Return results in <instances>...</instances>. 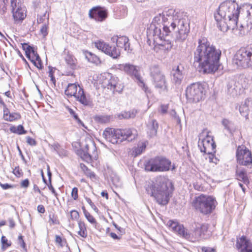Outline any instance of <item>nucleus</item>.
I'll return each instance as SVG.
<instances>
[{"instance_id": "f257e3e1", "label": "nucleus", "mask_w": 252, "mask_h": 252, "mask_svg": "<svg viewBox=\"0 0 252 252\" xmlns=\"http://www.w3.org/2000/svg\"><path fill=\"white\" fill-rule=\"evenodd\" d=\"M221 51L211 44L207 39H198V46L193 53V64L198 66L199 71L203 73H212L220 66Z\"/></svg>"}, {"instance_id": "f03ea898", "label": "nucleus", "mask_w": 252, "mask_h": 252, "mask_svg": "<svg viewBox=\"0 0 252 252\" xmlns=\"http://www.w3.org/2000/svg\"><path fill=\"white\" fill-rule=\"evenodd\" d=\"M240 10L241 8L235 0H226L222 2L218 8V13L214 15L219 29L226 32L237 27Z\"/></svg>"}, {"instance_id": "7ed1b4c3", "label": "nucleus", "mask_w": 252, "mask_h": 252, "mask_svg": "<svg viewBox=\"0 0 252 252\" xmlns=\"http://www.w3.org/2000/svg\"><path fill=\"white\" fill-rule=\"evenodd\" d=\"M172 10H170L161 14H159L154 18V21L160 23L162 29L167 36L171 32L170 27L174 31L177 28V32L176 33V40L183 41L185 40L189 32V25L186 20L179 18L177 15H172Z\"/></svg>"}, {"instance_id": "20e7f679", "label": "nucleus", "mask_w": 252, "mask_h": 252, "mask_svg": "<svg viewBox=\"0 0 252 252\" xmlns=\"http://www.w3.org/2000/svg\"><path fill=\"white\" fill-rule=\"evenodd\" d=\"M172 182L167 178L159 176L155 182H149L146 189L160 205H166L169 201V196L173 191Z\"/></svg>"}, {"instance_id": "39448f33", "label": "nucleus", "mask_w": 252, "mask_h": 252, "mask_svg": "<svg viewBox=\"0 0 252 252\" xmlns=\"http://www.w3.org/2000/svg\"><path fill=\"white\" fill-rule=\"evenodd\" d=\"M103 137L108 141L112 144H117L123 140L132 141L137 136V132L135 129H114L107 128L103 131Z\"/></svg>"}, {"instance_id": "423d86ee", "label": "nucleus", "mask_w": 252, "mask_h": 252, "mask_svg": "<svg viewBox=\"0 0 252 252\" xmlns=\"http://www.w3.org/2000/svg\"><path fill=\"white\" fill-rule=\"evenodd\" d=\"M217 204L214 197L203 194L195 196L192 201V206L203 215L211 214L215 209Z\"/></svg>"}, {"instance_id": "0eeeda50", "label": "nucleus", "mask_w": 252, "mask_h": 252, "mask_svg": "<svg viewBox=\"0 0 252 252\" xmlns=\"http://www.w3.org/2000/svg\"><path fill=\"white\" fill-rule=\"evenodd\" d=\"M171 162L163 157H157L151 158L145 164V169L147 171L165 172L169 170H173L175 167L173 165L172 168Z\"/></svg>"}, {"instance_id": "6e6552de", "label": "nucleus", "mask_w": 252, "mask_h": 252, "mask_svg": "<svg viewBox=\"0 0 252 252\" xmlns=\"http://www.w3.org/2000/svg\"><path fill=\"white\" fill-rule=\"evenodd\" d=\"M203 85L199 82L193 83L188 86L186 91L187 98L189 101L198 102L201 100L205 94Z\"/></svg>"}, {"instance_id": "1a4fd4ad", "label": "nucleus", "mask_w": 252, "mask_h": 252, "mask_svg": "<svg viewBox=\"0 0 252 252\" xmlns=\"http://www.w3.org/2000/svg\"><path fill=\"white\" fill-rule=\"evenodd\" d=\"M119 68L124 71L126 74L134 76L135 79L137 80L138 85L142 88V89L147 94L150 93V90L144 83L142 77L139 73L138 67L130 63L121 64L119 65Z\"/></svg>"}, {"instance_id": "9d476101", "label": "nucleus", "mask_w": 252, "mask_h": 252, "mask_svg": "<svg viewBox=\"0 0 252 252\" xmlns=\"http://www.w3.org/2000/svg\"><path fill=\"white\" fill-rule=\"evenodd\" d=\"M161 29L160 23L155 22L154 19L152 23L147 30V42L149 46H151L152 42L155 43L158 39H162L165 36L164 32H161Z\"/></svg>"}, {"instance_id": "9b49d317", "label": "nucleus", "mask_w": 252, "mask_h": 252, "mask_svg": "<svg viewBox=\"0 0 252 252\" xmlns=\"http://www.w3.org/2000/svg\"><path fill=\"white\" fill-rule=\"evenodd\" d=\"M11 7L14 23L22 22L27 16L26 8L20 0H11Z\"/></svg>"}, {"instance_id": "f8f14e48", "label": "nucleus", "mask_w": 252, "mask_h": 252, "mask_svg": "<svg viewBox=\"0 0 252 252\" xmlns=\"http://www.w3.org/2000/svg\"><path fill=\"white\" fill-rule=\"evenodd\" d=\"M236 156L239 164L251 168L252 165V154L251 152L245 146L237 147Z\"/></svg>"}, {"instance_id": "ddd939ff", "label": "nucleus", "mask_w": 252, "mask_h": 252, "mask_svg": "<svg viewBox=\"0 0 252 252\" xmlns=\"http://www.w3.org/2000/svg\"><path fill=\"white\" fill-rule=\"evenodd\" d=\"M208 229V225L206 224H203L200 226L196 227L191 233H189L187 229L184 238L192 242L206 239L209 237V234H207Z\"/></svg>"}, {"instance_id": "4468645a", "label": "nucleus", "mask_w": 252, "mask_h": 252, "mask_svg": "<svg viewBox=\"0 0 252 252\" xmlns=\"http://www.w3.org/2000/svg\"><path fill=\"white\" fill-rule=\"evenodd\" d=\"M251 47L242 48L237 51L235 54L232 63L238 67H249V58L251 54Z\"/></svg>"}, {"instance_id": "2eb2a0df", "label": "nucleus", "mask_w": 252, "mask_h": 252, "mask_svg": "<svg viewBox=\"0 0 252 252\" xmlns=\"http://www.w3.org/2000/svg\"><path fill=\"white\" fill-rule=\"evenodd\" d=\"M95 46L98 49L114 59H117L120 57L121 50L115 46H110L108 43L103 41L96 42Z\"/></svg>"}, {"instance_id": "dca6fc26", "label": "nucleus", "mask_w": 252, "mask_h": 252, "mask_svg": "<svg viewBox=\"0 0 252 252\" xmlns=\"http://www.w3.org/2000/svg\"><path fill=\"white\" fill-rule=\"evenodd\" d=\"M198 146L201 152L206 153L208 155L215 152V150L216 145L213 138L208 135L201 141H199Z\"/></svg>"}, {"instance_id": "f3484780", "label": "nucleus", "mask_w": 252, "mask_h": 252, "mask_svg": "<svg viewBox=\"0 0 252 252\" xmlns=\"http://www.w3.org/2000/svg\"><path fill=\"white\" fill-rule=\"evenodd\" d=\"M184 67L182 65L175 66L171 71V80L176 85H180L184 76Z\"/></svg>"}, {"instance_id": "a211bd4d", "label": "nucleus", "mask_w": 252, "mask_h": 252, "mask_svg": "<svg viewBox=\"0 0 252 252\" xmlns=\"http://www.w3.org/2000/svg\"><path fill=\"white\" fill-rule=\"evenodd\" d=\"M89 16L95 21L102 22L107 17V11L99 6L95 7L90 10Z\"/></svg>"}, {"instance_id": "6ab92c4d", "label": "nucleus", "mask_w": 252, "mask_h": 252, "mask_svg": "<svg viewBox=\"0 0 252 252\" xmlns=\"http://www.w3.org/2000/svg\"><path fill=\"white\" fill-rule=\"evenodd\" d=\"M83 153V158L90 160L92 158H95L96 154V148L94 142L89 140L88 142L85 145L84 149L82 150Z\"/></svg>"}, {"instance_id": "aec40b11", "label": "nucleus", "mask_w": 252, "mask_h": 252, "mask_svg": "<svg viewBox=\"0 0 252 252\" xmlns=\"http://www.w3.org/2000/svg\"><path fill=\"white\" fill-rule=\"evenodd\" d=\"M241 85L233 78H229L226 85L227 93L233 97L240 94Z\"/></svg>"}, {"instance_id": "412c9836", "label": "nucleus", "mask_w": 252, "mask_h": 252, "mask_svg": "<svg viewBox=\"0 0 252 252\" xmlns=\"http://www.w3.org/2000/svg\"><path fill=\"white\" fill-rule=\"evenodd\" d=\"M78 88V94L75 97L76 100L84 106L92 107L93 101L90 96L86 94L84 89L81 86Z\"/></svg>"}, {"instance_id": "4be33fe9", "label": "nucleus", "mask_w": 252, "mask_h": 252, "mask_svg": "<svg viewBox=\"0 0 252 252\" xmlns=\"http://www.w3.org/2000/svg\"><path fill=\"white\" fill-rule=\"evenodd\" d=\"M241 11L245 13L246 16L247 22L246 24H241V28H245L248 31L252 30V6L250 5H246L241 8Z\"/></svg>"}, {"instance_id": "5701e85b", "label": "nucleus", "mask_w": 252, "mask_h": 252, "mask_svg": "<svg viewBox=\"0 0 252 252\" xmlns=\"http://www.w3.org/2000/svg\"><path fill=\"white\" fill-rule=\"evenodd\" d=\"M107 87L113 93H121L123 89V86L119 83V79L116 76H111L108 81Z\"/></svg>"}, {"instance_id": "b1692460", "label": "nucleus", "mask_w": 252, "mask_h": 252, "mask_svg": "<svg viewBox=\"0 0 252 252\" xmlns=\"http://www.w3.org/2000/svg\"><path fill=\"white\" fill-rule=\"evenodd\" d=\"M167 225L178 233L179 235L184 238L186 229L182 224H180L176 220H169L167 222Z\"/></svg>"}, {"instance_id": "393cba45", "label": "nucleus", "mask_w": 252, "mask_h": 252, "mask_svg": "<svg viewBox=\"0 0 252 252\" xmlns=\"http://www.w3.org/2000/svg\"><path fill=\"white\" fill-rule=\"evenodd\" d=\"M64 59L68 67L71 70L75 69L77 66V60L68 51H64Z\"/></svg>"}, {"instance_id": "a878e982", "label": "nucleus", "mask_w": 252, "mask_h": 252, "mask_svg": "<svg viewBox=\"0 0 252 252\" xmlns=\"http://www.w3.org/2000/svg\"><path fill=\"white\" fill-rule=\"evenodd\" d=\"M152 79L154 85L156 88L163 90L166 89V83L165 76L163 74H159Z\"/></svg>"}, {"instance_id": "bb28decb", "label": "nucleus", "mask_w": 252, "mask_h": 252, "mask_svg": "<svg viewBox=\"0 0 252 252\" xmlns=\"http://www.w3.org/2000/svg\"><path fill=\"white\" fill-rule=\"evenodd\" d=\"M147 133L150 137H154L157 135V130L158 128V124L156 120H149L147 125Z\"/></svg>"}, {"instance_id": "cd10ccee", "label": "nucleus", "mask_w": 252, "mask_h": 252, "mask_svg": "<svg viewBox=\"0 0 252 252\" xmlns=\"http://www.w3.org/2000/svg\"><path fill=\"white\" fill-rule=\"evenodd\" d=\"M251 104L252 102L250 101L249 98H248L239 106V111L240 114L245 117L246 119H249V104Z\"/></svg>"}, {"instance_id": "c85d7f7f", "label": "nucleus", "mask_w": 252, "mask_h": 252, "mask_svg": "<svg viewBox=\"0 0 252 252\" xmlns=\"http://www.w3.org/2000/svg\"><path fill=\"white\" fill-rule=\"evenodd\" d=\"M111 40L113 43H116L117 48H123L124 45L127 42L129 41L128 37L126 36L114 35L111 38Z\"/></svg>"}, {"instance_id": "c756f323", "label": "nucleus", "mask_w": 252, "mask_h": 252, "mask_svg": "<svg viewBox=\"0 0 252 252\" xmlns=\"http://www.w3.org/2000/svg\"><path fill=\"white\" fill-rule=\"evenodd\" d=\"M80 86L76 83H70L68 85L67 88L65 90V94L68 96L76 97L78 94V87Z\"/></svg>"}, {"instance_id": "7c9ffc66", "label": "nucleus", "mask_w": 252, "mask_h": 252, "mask_svg": "<svg viewBox=\"0 0 252 252\" xmlns=\"http://www.w3.org/2000/svg\"><path fill=\"white\" fill-rule=\"evenodd\" d=\"M236 179L246 185L249 184V180L245 169H237L236 171Z\"/></svg>"}, {"instance_id": "2f4dec72", "label": "nucleus", "mask_w": 252, "mask_h": 252, "mask_svg": "<svg viewBox=\"0 0 252 252\" xmlns=\"http://www.w3.org/2000/svg\"><path fill=\"white\" fill-rule=\"evenodd\" d=\"M248 243L246 238L243 236L239 240H237L236 245L237 248L242 252L247 247H248Z\"/></svg>"}, {"instance_id": "473e14b6", "label": "nucleus", "mask_w": 252, "mask_h": 252, "mask_svg": "<svg viewBox=\"0 0 252 252\" xmlns=\"http://www.w3.org/2000/svg\"><path fill=\"white\" fill-rule=\"evenodd\" d=\"M85 58L88 62L98 64L100 63L99 58L91 52H86L85 53Z\"/></svg>"}, {"instance_id": "72a5a7b5", "label": "nucleus", "mask_w": 252, "mask_h": 252, "mask_svg": "<svg viewBox=\"0 0 252 252\" xmlns=\"http://www.w3.org/2000/svg\"><path fill=\"white\" fill-rule=\"evenodd\" d=\"M222 125L224 126L225 129H227L230 133H232L235 129L234 123L227 119H223L222 121Z\"/></svg>"}, {"instance_id": "f704fd0d", "label": "nucleus", "mask_w": 252, "mask_h": 252, "mask_svg": "<svg viewBox=\"0 0 252 252\" xmlns=\"http://www.w3.org/2000/svg\"><path fill=\"white\" fill-rule=\"evenodd\" d=\"M78 227L79 230L77 232L78 234L83 238H86L88 234L85 223L81 221H78Z\"/></svg>"}, {"instance_id": "c9c22d12", "label": "nucleus", "mask_w": 252, "mask_h": 252, "mask_svg": "<svg viewBox=\"0 0 252 252\" xmlns=\"http://www.w3.org/2000/svg\"><path fill=\"white\" fill-rule=\"evenodd\" d=\"M110 180L112 184L115 186L116 188L122 187V183L120 181V178L117 175L114 173H112L110 175Z\"/></svg>"}, {"instance_id": "e433bc0d", "label": "nucleus", "mask_w": 252, "mask_h": 252, "mask_svg": "<svg viewBox=\"0 0 252 252\" xmlns=\"http://www.w3.org/2000/svg\"><path fill=\"white\" fill-rule=\"evenodd\" d=\"M150 74L152 78L158 76L159 74H163L160 70L159 66L157 65H152L150 68Z\"/></svg>"}, {"instance_id": "4c0bfd02", "label": "nucleus", "mask_w": 252, "mask_h": 252, "mask_svg": "<svg viewBox=\"0 0 252 252\" xmlns=\"http://www.w3.org/2000/svg\"><path fill=\"white\" fill-rule=\"evenodd\" d=\"M22 46L23 49L25 51L27 58L31 59V52L32 51L33 48L26 43L22 44Z\"/></svg>"}, {"instance_id": "58836bf2", "label": "nucleus", "mask_w": 252, "mask_h": 252, "mask_svg": "<svg viewBox=\"0 0 252 252\" xmlns=\"http://www.w3.org/2000/svg\"><path fill=\"white\" fill-rule=\"evenodd\" d=\"M69 112L70 114L74 118V120L77 122L78 125L82 126L84 128L87 129V127L85 126L83 123L81 121V120L79 118L77 115L75 113V112L71 108H69Z\"/></svg>"}, {"instance_id": "ea45409f", "label": "nucleus", "mask_w": 252, "mask_h": 252, "mask_svg": "<svg viewBox=\"0 0 252 252\" xmlns=\"http://www.w3.org/2000/svg\"><path fill=\"white\" fill-rule=\"evenodd\" d=\"M21 118V115L19 113H10L8 116V118L5 119V121L12 122L15 120H19Z\"/></svg>"}, {"instance_id": "a19ab883", "label": "nucleus", "mask_w": 252, "mask_h": 252, "mask_svg": "<svg viewBox=\"0 0 252 252\" xmlns=\"http://www.w3.org/2000/svg\"><path fill=\"white\" fill-rule=\"evenodd\" d=\"M135 116L133 113L131 114L130 112H124L121 114L118 115V117L120 119H129L133 118Z\"/></svg>"}, {"instance_id": "79ce46f5", "label": "nucleus", "mask_w": 252, "mask_h": 252, "mask_svg": "<svg viewBox=\"0 0 252 252\" xmlns=\"http://www.w3.org/2000/svg\"><path fill=\"white\" fill-rule=\"evenodd\" d=\"M208 158L209 162L213 163H215V164H217L218 162L219 161V159H218L216 157H215L214 155L212 154H208Z\"/></svg>"}, {"instance_id": "37998d69", "label": "nucleus", "mask_w": 252, "mask_h": 252, "mask_svg": "<svg viewBox=\"0 0 252 252\" xmlns=\"http://www.w3.org/2000/svg\"><path fill=\"white\" fill-rule=\"evenodd\" d=\"M0 1L1 2V4L0 6V14L4 15L7 10L6 3L5 2V0H0Z\"/></svg>"}, {"instance_id": "c03bdc74", "label": "nucleus", "mask_w": 252, "mask_h": 252, "mask_svg": "<svg viewBox=\"0 0 252 252\" xmlns=\"http://www.w3.org/2000/svg\"><path fill=\"white\" fill-rule=\"evenodd\" d=\"M110 118L109 116H98L96 120L102 123H105L109 121Z\"/></svg>"}, {"instance_id": "a18cd8bd", "label": "nucleus", "mask_w": 252, "mask_h": 252, "mask_svg": "<svg viewBox=\"0 0 252 252\" xmlns=\"http://www.w3.org/2000/svg\"><path fill=\"white\" fill-rule=\"evenodd\" d=\"M85 217L87 219V220L91 223L94 224L96 223V221L94 217L91 215L90 213L86 212V214L85 215Z\"/></svg>"}, {"instance_id": "49530a36", "label": "nucleus", "mask_w": 252, "mask_h": 252, "mask_svg": "<svg viewBox=\"0 0 252 252\" xmlns=\"http://www.w3.org/2000/svg\"><path fill=\"white\" fill-rule=\"evenodd\" d=\"M145 148L146 145L144 144H142V145L141 146L137 147L135 150V156L140 155L142 153V152L144 150H145Z\"/></svg>"}, {"instance_id": "de8ad7c7", "label": "nucleus", "mask_w": 252, "mask_h": 252, "mask_svg": "<svg viewBox=\"0 0 252 252\" xmlns=\"http://www.w3.org/2000/svg\"><path fill=\"white\" fill-rule=\"evenodd\" d=\"M13 173L17 177H21L23 175L22 170L19 166H17L13 170Z\"/></svg>"}, {"instance_id": "09e8293b", "label": "nucleus", "mask_w": 252, "mask_h": 252, "mask_svg": "<svg viewBox=\"0 0 252 252\" xmlns=\"http://www.w3.org/2000/svg\"><path fill=\"white\" fill-rule=\"evenodd\" d=\"M40 32L44 37L46 36L48 34V26L46 24L43 25L40 29Z\"/></svg>"}, {"instance_id": "8fccbe9b", "label": "nucleus", "mask_w": 252, "mask_h": 252, "mask_svg": "<svg viewBox=\"0 0 252 252\" xmlns=\"http://www.w3.org/2000/svg\"><path fill=\"white\" fill-rule=\"evenodd\" d=\"M32 62L33 63V64L38 68L41 69L43 67L42 63L41 60H39L37 62H36L34 59L33 57H32Z\"/></svg>"}, {"instance_id": "3c124183", "label": "nucleus", "mask_w": 252, "mask_h": 252, "mask_svg": "<svg viewBox=\"0 0 252 252\" xmlns=\"http://www.w3.org/2000/svg\"><path fill=\"white\" fill-rule=\"evenodd\" d=\"M71 194L72 197L74 199V200L77 199L78 197V189L76 187H74L72 189Z\"/></svg>"}, {"instance_id": "603ef678", "label": "nucleus", "mask_w": 252, "mask_h": 252, "mask_svg": "<svg viewBox=\"0 0 252 252\" xmlns=\"http://www.w3.org/2000/svg\"><path fill=\"white\" fill-rule=\"evenodd\" d=\"M170 115L173 117L174 119L177 121V122L178 124H180L181 122V120L178 116L177 115L176 112L174 110H172L169 112Z\"/></svg>"}, {"instance_id": "864d4df0", "label": "nucleus", "mask_w": 252, "mask_h": 252, "mask_svg": "<svg viewBox=\"0 0 252 252\" xmlns=\"http://www.w3.org/2000/svg\"><path fill=\"white\" fill-rule=\"evenodd\" d=\"M18 241L19 245H20L21 247L23 249L26 248V244L23 240V237L21 235L18 236Z\"/></svg>"}, {"instance_id": "5fc2aeb1", "label": "nucleus", "mask_w": 252, "mask_h": 252, "mask_svg": "<svg viewBox=\"0 0 252 252\" xmlns=\"http://www.w3.org/2000/svg\"><path fill=\"white\" fill-rule=\"evenodd\" d=\"M27 142L31 146H35L36 145V141L32 138L28 136L27 137Z\"/></svg>"}, {"instance_id": "6e6d98bb", "label": "nucleus", "mask_w": 252, "mask_h": 252, "mask_svg": "<svg viewBox=\"0 0 252 252\" xmlns=\"http://www.w3.org/2000/svg\"><path fill=\"white\" fill-rule=\"evenodd\" d=\"M17 133L19 134H26L27 131L24 129V128L22 125H19L17 127Z\"/></svg>"}, {"instance_id": "4d7b16f0", "label": "nucleus", "mask_w": 252, "mask_h": 252, "mask_svg": "<svg viewBox=\"0 0 252 252\" xmlns=\"http://www.w3.org/2000/svg\"><path fill=\"white\" fill-rule=\"evenodd\" d=\"M3 119L5 120V119L8 118V115L10 114L8 109L6 107V105L4 104L3 105Z\"/></svg>"}, {"instance_id": "13d9d810", "label": "nucleus", "mask_w": 252, "mask_h": 252, "mask_svg": "<svg viewBox=\"0 0 252 252\" xmlns=\"http://www.w3.org/2000/svg\"><path fill=\"white\" fill-rule=\"evenodd\" d=\"M1 243H2V245L5 246L6 247H9L11 245V243H8V240L4 236H2L1 237Z\"/></svg>"}, {"instance_id": "bf43d9fd", "label": "nucleus", "mask_w": 252, "mask_h": 252, "mask_svg": "<svg viewBox=\"0 0 252 252\" xmlns=\"http://www.w3.org/2000/svg\"><path fill=\"white\" fill-rule=\"evenodd\" d=\"M55 241L56 243L58 244L61 247H63L64 246V244H63V241L60 236H56Z\"/></svg>"}, {"instance_id": "052dcab7", "label": "nucleus", "mask_w": 252, "mask_h": 252, "mask_svg": "<svg viewBox=\"0 0 252 252\" xmlns=\"http://www.w3.org/2000/svg\"><path fill=\"white\" fill-rule=\"evenodd\" d=\"M70 216L72 219H77L79 215L78 212L75 210H72L70 212Z\"/></svg>"}, {"instance_id": "680f3d73", "label": "nucleus", "mask_w": 252, "mask_h": 252, "mask_svg": "<svg viewBox=\"0 0 252 252\" xmlns=\"http://www.w3.org/2000/svg\"><path fill=\"white\" fill-rule=\"evenodd\" d=\"M49 189L51 191L53 194L55 196V197L58 199V194L55 191L54 187L52 186L51 182H49V184L47 185Z\"/></svg>"}, {"instance_id": "e2e57ef3", "label": "nucleus", "mask_w": 252, "mask_h": 252, "mask_svg": "<svg viewBox=\"0 0 252 252\" xmlns=\"http://www.w3.org/2000/svg\"><path fill=\"white\" fill-rule=\"evenodd\" d=\"M123 48H124L125 50L127 51L128 53H130L132 51V48L130 47V44L129 43V41L126 43V44L123 46Z\"/></svg>"}, {"instance_id": "0e129e2a", "label": "nucleus", "mask_w": 252, "mask_h": 252, "mask_svg": "<svg viewBox=\"0 0 252 252\" xmlns=\"http://www.w3.org/2000/svg\"><path fill=\"white\" fill-rule=\"evenodd\" d=\"M201 250L203 252H216L215 249L207 247H202Z\"/></svg>"}, {"instance_id": "69168bd1", "label": "nucleus", "mask_w": 252, "mask_h": 252, "mask_svg": "<svg viewBox=\"0 0 252 252\" xmlns=\"http://www.w3.org/2000/svg\"><path fill=\"white\" fill-rule=\"evenodd\" d=\"M30 184L29 180L28 179H25L21 183V186L22 188H27Z\"/></svg>"}, {"instance_id": "338daca9", "label": "nucleus", "mask_w": 252, "mask_h": 252, "mask_svg": "<svg viewBox=\"0 0 252 252\" xmlns=\"http://www.w3.org/2000/svg\"><path fill=\"white\" fill-rule=\"evenodd\" d=\"M86 176L88 177H89L91 179H94L95 177V175L94 173L93 172H92L90 170L88 169V171L85 172V173Z\"/></svg>"}, {"instance_id": "774afa93", "label": "nucleus", "mask_w": 252, "mask_h": 252, "mask_svg": "<svg viewBox=\"0 0 252 252\" xmlns=\"http://www.w3.org/2000/svg\"><path fill=\"white\" fill-rule=\"evenodd\" d=\"M52 148L54 151L58 153L60 148V145L58 143H55L52 145Z\"/></svg>"}]
</instances>
